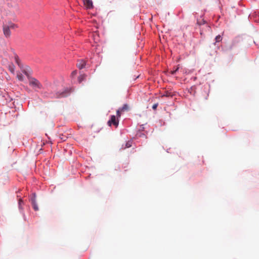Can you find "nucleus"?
Masks as SVG:
<instances>
[{"label":"nucleus","mask_w":259,"mask_h":259,"mask_svg":"<svg viewBox=\"0 0 259 259\" xmlns=\"http://www.w3.org/2000/svg\"><path fill=\"white\" fill-rule=\"evenodd\" d=\"M10 70L12 73H14L15 68H14V66L13 65L12 66H10Z\"/></svg>","instance_id":"obj_15"},{"label":"nucleus","mask_w":259,"mask_h":259,"mask_svg":"<svg viewBox=\"0 0 259 259\" xmlns=\"http://www.w3.org/2000/svg\"><path fill=\"white\" fill-rule=\"evenodd\" d=\"M83 2L84 5L85 7L88 9H91L93 8V3L91 0H82Z\"/></svg>","instance_id":"obj_3"},{"label":"nucleus","mask_w":259,"mask_h":259,"mask_svg":"<svg viewBox=\"0 0 259 259\" xmlns=\"http://www.w3.org/2000/svg\"><path fill=\"white\" fill-rule=\"evenodd\" d=\"M31 203H32V206H33V208L34 209V210H35V211L38 210V207L37 204L36 202L35 196V195H34L31 198Z\"/></svg>","instance_id":"obj_5"},{"label":"nucleus","mask_w":259,"mask_h":259,"mask_svg":"<svg viewBox=\"0 0 259 259\" xmlns=\"http://www.w3.org/2000/svg\"><path fill=\"white\" fill-rule=\"evenodd\" d=\"M6 25L7 26V27H9L10 29H15L17 27V26L16 24L12 22H9L8 25Z\"/></svg>","instance_id":"obj_10"},{"label":"nucleus","mask_w":259,"mask_h":259,"mask_svg":"<svg viewBox=\"0 0 259 259\" xmlns=\"http://www.w3.org/2000/svg\"><path fill=\"white\" fill-rule=\"evenodd\" d=\"M29 85L32 87L35 90L40 89L42 88V85L40 82L34 78H31L29 81Z\"/></svg>","instance_id":"obj_1"},{"label":"nucleus","mask_w":259,"mask_h":259,"mask_svg":"<svg viewBox=\"0 0 259 259\" xmlns=\"http://www.w3.org/2000/svg\"><path fill=\"white\" fill-rule=\"evenodd\" d=\"M21 202H22V200L20 199L19 200V202L20 205H21Z\"/></svg>","instance_id":"obj_23"},{"label":"nucleus","mask_w":259,"mask_h":259,"mask_svg":"<svg viewBox=\"0 0 259 259\" xmlns=\"http://www.w3.org/2000/svg\"><path fill=\"white\" fill-rule=\"evenodd\" d=\"M17 77L19 80L21 81L23 80L24 78L23 75L21 73L17 74Z\"/></svg>","instance_id":"obj_11"},{"label":"nucleus","mask_w":259,"mask_h":259,"mask_svg":"<svg viewBox=\"0 0 259 259\" xmlns=\"http://www.w3.org/2000/svg\"><path fill=\"white\" fill-rule=\"evenodd\" d=\"M158 106V103H156V104H154L153 106H152V109L153 110H156L157 109V107Z\"/></svg>","instance_id":"obj_16"},{"label":"nucleus","mask_w":259,"mask_h":259,"mask_svg":"<svg viewBox=\"0 0 259 259\" xmlns=\"http://www.w3.org/2000/svg\"><path fill=\"white\" fill-rule=\"evenodd\" d=\"M86 78V75L84 74H80L78 77V81L79 83L81 82Z\"/></svg>","instance_id":"obj_8"},{"label":"nucleus","mask_w":259,"mask_h":259,"mask_svg":"<svg viewBox=\"0 0 259 259\" xmlns=\"http://www.w3.org/2000/svg\"><path fill=\"white\" fill-rule=\"evenodd\" d=\"M113 124L116 127L118 125V120L116 119L115 115H112L111 119L108 121V124L111 126Z\"/></svg>","instance_id":"obj_2"},{"label":"nucleus","mask_w":259,"mask_h":259,"mask_svg":"<svg viewBox=\"0 0 259 259\" xmlns=\"http://www.w3.org/2000/svg\"><path fill=\"white\" fill-rule=\"evenodd\" d=\"M222 40V37L220 35H218L215 37L216 42H220Z\"/></svg>","instance_id":"obj_12"},{"label":"nucleus","mask_w":259,"mask_h":259,"mask_svg":"<svg viewBox=\"0 0 259 259\" xmlns=\"http://www.w3.org/2000/svg\"><path fill=\"white\" fill-rule=\"evenodd\" d=\"M117 116L118 117H120L121 116V113H122L121 111V110L120 109V108L117 110Z\"/></svg>","instance_id":"obj_13"},{"label":"nucleus","mask_w":259,"mask_h":259,"mask_svg":"<svg viewBox=\"0 0 259 259\" xmlns=\"http://www.w3.org/2000/svg\"><path fill=\"white\" fill-rule=\"evenodd\" d=\"M10 29L9 28V27H7V26L6 25L3 26V32L5 36L9 37L10 36L11 31Z\"/></svg>","instance_id":"obj_4"},{"label":"nucleus","mask_w":259,"mask_h":259,"mask_svg":"<svg viewBox=\"0 0 259 259\" xmlns=\"http://www.w3.org/2000/svg\"><path fill=\"white\" fill-rule=\"evenodd\" d=\"M130 147H131V144H130V142L126 143L125 148H129Z\"/></svg>","instance_id":"obj_19"},{"label":"nucleus","mask_w":259,"mask_h":259,"mask_svg":"<svg viewBox=\"0 0 259 259\" xmlns=\"http://www.w3.org/2000/svg\"><path fill=\"white\" fill-rule=\"evenodd\" d=\"M69 94V90H66L64 92L60 93H58L56 95L57 98H62L67 96Z\"/></svg>","instance_id":"obj_7"},{"label":"nucleus","mask_w":259,"mask_h":259,"mask_svg":"<svg viewBox=\"0 0 259 259\" xmlns=\"http://www.w3.org/2000/svg\"><path fill=\"white\" fill-rule=\"evenodd\" d=\"M179 68L178 67L175 70H173L171 71V74H174L176 71L178 70Z\"/></svg>","instance_id":"obj_20"},{"label":"nucleus","mask_w":259,"mask_h":259,"mask_svg":"<svg viewBox=\"0 0 259 259\" xmlns=\"http://www.w3.org/2000/svg\"><path fill=\"white\" fill-rule=\"evenodd\" d=\"M205 23V21L203 20H202L201 21H197V24L199 25H202V24H204Z\"/></svg>","instance_id":"obj_14"},{"label":"nucleus","mask_w":259,"mask_h":259,"mask_svg":"<svg viewBox=\"0 0 259 259\" xmlns=\"http://www.w3.org/2000/svg\"><path fill=\"white\" fill-rule=\"evenodd\" d=\"M206 28H207V29H208V31L210 30V27L209 26H206Z\"/></svg>","instance_id":"obj_21"},{"label":"nucleus","mask_w":259,"mask_h":259,"mask_svg":"<svg viewBox=\"0 0 259 259\" xmlns=\"http://www.w3.org/2000/svg\"><path fill=\"white\" fill-rule=\"evenodd\" d=\"M122 112L128 111L129 109V107L127 104H124L123 106L120 108Z\"/></svg>","instance_id":"obj_9"},{"label":"nucleus","mask_w":259,"mask_h":259,"mask_svg":"<svg viewBox=\"0 0 259 259\" xmlns=\"http://www.w3.org/2000/svg\"><path fill=\"white\" fill-rule=\"evenodd\" d=\"M76 65L79 69H81L85 67V62L83 60H80L78 61V63H77Z\"/></svg>","instance_id":"obj_6"},{"label":"nucleus","mask_w":259,"mask_h":259,"mask_svg":"<svg viewBox=\"0 0 259 259\" xmlns=\"http://www.w3.org/2000/svg\"><path fill=\"white\" fill-rule=\"evenodd\" d=\"M15 60H16V62L17 63V64L18 65H20L19 60V58H18V56L15 57Z\"/></svg>","instance_id":"obj_17"},{"label":"nucleus","mask_w":259,"mask_h":259,"mask_svg":"<svg viewBox=\"0 0 259 259\" xmlns=\"http://www.w3.org/2000/svg\"><path fill=\"white\" fill-rule=\"evenodd\" d=\"M18 192H20L19 191ZM18 193V192H16V193Z\"/></svg>","instance_id":"obj_24"},{"label":"nucleus","mask_w":259,"mask_h":259,"mask_svg":"<svg viewBox=\"0 0 259 259\" xmlns=\"http://www.w3.org/2000/svg\"><path fill=\"white\" fill-rule=\"evenodd\" d=\"M169 95H169V93H166V94L165 95H164V96H166V97H168V96H169Z\"/></svg>","instance_id":"obj_22"},{"label":"nucleus","mask_w":259,"mask_h":259,"mask_svg":"<svg viewBox=\"0 0 259 259\" xmlns=\"http://www.w3.org/2000/svg\"><path fill=\"white\" fill-rule=\"evenodd\" d=\"M76 74H77V71L76 70H74V71L72 72L71 75L72 76H74L76 75Z\"/></svg>","instance_id":"obj_18"}]
</instances>
